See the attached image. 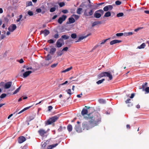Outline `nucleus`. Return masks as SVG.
I'll return each instance as SVG.
<instances>
[{"label":"nucleus","mask_w":149,"mask_h":149,"mask_svg":"<svg viewBox=\"0 0 149 149\" xmlns=\"http://www.w3.org/2000/svg\"><path fill=\"white\" fill-rule=\"evenodd\" d=\"M59 117V116L58 115L55 116H54L50 118L46 122V125H49L52 124L53 123L55 122Z\"/></svg>","instance_id":"obj_4"},{"label":"nucleus","mask_w":149,"mask_h":149,"mask_svg":"<svg viewBox=\"0 0 149 149\" xmlns=\"http://www.w3.org/2000/svg\"><path fill=\"white\" fill-rule=\"evenodd\" d=\"M47 42L49 43H53L54 42V40L52 39H50L48 40Z\"/></svg>","instance_id":"obj_61"},{"label":"nucleus","mask_w":149,"mask_h":149,"mask_svg":"<svg viewBox=\"0 0 149 149\" xmlns=\"http://www.w3.org/2000/svg\"><path fill=\"white\" fill-rule=\"evenodd\" d=\"M56 9L55 7H52L50 9V11L51 12H53L55 11Z\"/></svg>","instance_id":"obj_50"},{"label":"nucleus","mask_w":149,"mask_h":149,"mask_svg":"<svg viewBox=\"0 0 149 149\" xmlns=\"http://www.w3.org/2000/svg\"><path fill=\"white\" fill-rule=\"evenodd\" d=\"M72 125L69 124L67 126V129L69 132H71L72 131Z\"/></svg>","instance_id":"obj_31"},{"label":"nucleus","mask_w":149,"mask_h":149,"mask_svg":"<svg viewBox=\"0 0 149 149\" xmlns=\"http://www.w3.org/2000/svg\"><path fill=\"white\" fill-rule=\"evenodd\" d=\"M6 37V36L5 34H2L0 37V40L3 39Z\"/></svg>","instance_id":"obj_48"},{"label":"nucleus","mask_w":149,"mask_h":149,"mask_svg":"<svg viewBox=\"0 0 149 149\" xmlns=\"http://www.w3.org/2000/svg\"><path fill=\"white\" fill-rule=\"evenodd\" d=\"M12 84V82L11 81H9L6 83L5 85V88L6 89L9 88Z\"/></svg>","instance_id":"obj_14"},{"label":"nucleus","mask_w":149,"mask_h":149,"mask_svg":"<svg viewBox=\"0 0 149 149\" xmlns=\"http://www.w3.org/2000/svg\"><path fill=\"white\" fill-rule=\"evenodd\" d=\"M85 119L87 121H84L82 124V127L84 130H88L94 127L89 119Z\"/></svg>","instance_id":"obj_2"},{"label":"nucleus","mask_w":149,"mask_h":149,"mask_svg":"<svg viewBox=\"0 0 149 149\" xmlns=\"http://www.w3.org/2000/svg\"><path fill=\"white\" fill-rule=\"evenodd\" d=\"M49 141H46L45 142L42 146V149H45L46 147L47 146V144L49 143Z\"/></svg>","instance_id":"obj_28"},{"label":"nucleus","mask_w":149,"mask_h":149,"mask_svg":"<svg viewBox=\"0 0 149 149\" xmlns=\"http://www.w3.org/2000/svg\"><path fill=\"white\" fill-rule=\"evenodd\" d=\"M56 33L55 34L54 36V37L56 39L58 38L59 37V35L58 34V31H56Z\"/></svg>","instance_id":"obj_33"},{"label":"nucleus","mask_w":149,"mask_h":149,"mask_svg":"<svg viewBox=\"0 0 149 149\" xmlns=\"http://www.w3.org/2000/svg\"><path fill=\"white\" fill-rule=\"evenodd\" d=\"M40 32V34L43 33L45 37L48 35L50 33L49 31L46 29L43 31H41Z\"/></svg>","instance_id":"obj_13"},{"label":"nucleus","mask_w":149,"mask_h":149,"mask_svg":"<svg viewBox=\"0 0 149 149\" xmlns=\"http://www.w3.org/2000/svg\"><path fill=\"white\" fill-rule=\"evenodd\" d=\"M63 13L65 14L68 13V11L67 10H62Z\"/></svg>","instance_id":"obj_63"},{"label":"nucleus","mask_w":149,"mask_h":149,"mask_svg":"<svg viewBox=\"0 0 149 149\" xmlns=\"http://www.w3.org/2000/svg\"><path fill=\"white\" fill-rule=\"evenodd\" d=\"M62 42H64L62 38H60L56 42V45L57 47L59 48L62 47Z\"/></svg>","instance_id":"obj_9"},{"label":"nucleus","mask_w":149,"mask_h":149,"mask_svg":"<svg viewBox=\"0 0 149 149\" xmlns=\"http://www.w3.org/2000/svg\"><path fill=\"white\" fill-rule=\"evenodd\" d=\"M121 2L119 1H117L115 2V4L117 5H119L121 4Z\"/></svg>","instance_id":"obj_51"},{"label":"nucleus","mask_w":149,"mask_h":149,"mask_svg":"<svg viewBox=\"0 0 149 149\" xmlns=\"http://www.w3.org/2000/svg\"><path fill=\"white\" fill-rule=\"evenodd\" d=\"M97 12H99L102 15L104 13V11L102 9H100L97 11Z\"/></svg>","instance_id":"obj_57"},{"label":"nucleus","mask_w":149,"mask_h":149,"mask_svg":"<svg viewBox=\"0 0 149 149\" xmlns=\"http://www.w3.org/2000/svg\"><path fill=\"white\" fill-rule=\"evenodd\" d=\"M103 10L105 11H107L108 10H109L107 6H105L103 8Z\"/></svg>","instance_id":"obj_56"},{"label":"nucleus","mask_w":149,"mask_h":149,"mask_svg":"<svg viewBox=\"0 0 149 149\" xmlns=\"http://www.w3.org/2000/svg\"><path fill=\"white\" fill-rule=\"evenodd\" d=\"M68 20L70 24H72L75 22L74 19L72 17H70L69 18Z\"/></svg>","instance_id":"obj_25"},{"label":"nucleus","mask_w":149,"mask_h":149,"mask_svg":"<svg viewBox=\"0 0 149 149\" xmlns=\"http://www.w3.org/2000/svg\"><path fill=\"white\" fill-rule=\"evenodd\" d=\"M111 15V13L110 12L108 11L105 13L104 15L103 16V17L104 18L105 17H109Z\"/></svg>","instance_id":"obj_27"},{"label":"nucleus","mask_w":149,"mask_h":149,"mask_svg":"<svg viewBox=\"0 0 149 149\" xmlns=\"http://www.w3.org/2000/svg\"><path fill=\"white\" fill-rule=\"evenodd\" d=\"M108 77L110 80H111L113 79L112 75L109 72H103L97 75V78L98 79H100L102 77Z\"/></svg>","instance_id":"obj_3"},{"label":"nucleus","mask_w":149,"mask_h":149,"mask_svg":"<svg viewBox=\"0 0 149 149\" xmlns=\"http://www.w3.org/2000/svg\"><path fill=\"white\" fill-rule=\"evenodd\" d=\"M110 39V38H108L105 40H102V42L100 43V45H102L104 44L107 40Z\"/></svg>","instance_id":"obj_45"},{"label":"nucleus","mask_w":149,"mask_h":149,"mask_svg":"<svg viewBox=\"0 0 149 149\" xmlns=\"http://www.w3.org/2000/svg\"><path fill=\"white\" fill-rule=\"evenodd\" d=\"M69 37V36H68L67 35L65 34L62 36L61 38H62L63 40H66L68 39Z\"/></svg>","instance_id":"obj_23"},{"label":"nucleus","mask_w":149,"mask_h":149,"mask_svg":"<svg viewBox=\"0 0 149 149\" xmlns=\"http://www.w3.org/2000/svg\"><path fill=\"white\" fill-rule=\"evenodd\" d=\"M66 91L67 92V93L69 94L70 95V96L68 98H69L71 95L72 94V93L71 92V90L70 89H68L67 90H66Z\"/></svg>","instance_id":"obj_38"},{"label":"nucleus","mask_w":149,"mask_h":149,"mask_svg":"<svg viewBox=\"0 0 149 149\" xmlns=\"http://www.w3.org/2000/svg\"><path fill=\"white\" fill-rule=\"evenodd\" d=\"M91 34V33H90L88 34L86 36H82L79 37L78 40L77 41H76V42H80L81 40H83V39L86 38L89 36Z\"/></svg>","instance_id":"obj_17"},{"label":"nucleus","mask_w":149,"mask_h":149,"mask_svg":"<svg viewBox=\"0 0 149 149\" xmlns=\"http://www.w3.org/2000/svg\"><path fill=\"white\" fill-rule=\"evenodd\" d=\"M108 6L109 9V10H112L113 8V6L111 5H109L108 6Z\"/></svg>","instance_id":"obj_55"},{"label":"nucleus","mask_w":149,"mask_h":149,"mask_svg":"<svg viewBox=\"0 0 149 149\" xmlns=\"http://www.w3.org/2000/svg\"><path fill=\"white\" fill-rule=\"evenodd\" d=\"M26 140V138L24 136H19L18 139V142L19 143H21Z\"/></svg>","instance_id":"obj_12"},{"label":"nucleus","mask_w":149,"mask_h":149,"mask_svg":"<svg viewBox=\"0 0 149 149\" xmlns=\"http://www.w3.org/2000/svg\"><path fill=\"white\" fill-rule=\"evenodd\" d=\"M146 46V45L145 43H143L141 45L138 47L139 49H141L142 48H144Z\"/></svg>","instance_id":"obj_36"},{"label":"nucleus","mask_w":149,"mask_h":149,"mask_svg":"<svg viewBox=\"0 0 149 149\" xmlns=\"http://www.w3.org/2000/svg\"><path fill=\"white\" fill-rule=\"evenodd\" d=\"M88 116L86 118L89 119L94 127L98 125L101 121V116L98 112L90 113Z\"/></svg>","instance_id":"obj_1"},{"label":"nucleus","mask_w":149,"mask_h":149,"mask_svg":"<svg viewBox=\"0 0 149 149\" xmlns=\"http://www.w3.org/2000/svg\"><path fill=\"white\" fill-rule=\"evenodd\" d=\"M32 106H29L26 107H25L23 109H22V110L19 111V113H18V114H20L21 113H22V112L24 111L29 109V108H30Z\"/></svg>","instance_id":"obj_29"},{"label":"nucleus","mask_w":149,"mask_h":149,"mask_svg":"<svg viewBox=\"0 0 149 149\" xmlns=\"http://www.w3.org/2000/svg\"><path fill=\"white\" fill-rule=\"evenodd\" d=\"M33 68L31 67H28V66H27L26 68V70H32V71H33Z\"/></svg>","instance_id":"obj_59"},{"label":"nucleus","mask_w":149,"mask_h":149,"mask_svg":"<svg viewBox=\"0 0 149 149\" xmlns=\"http://www.w3.org/2000/svg\"><path fill=\"white\" fill-rule=\"evenodd\" d=\"M58 64V63H55L53 64H52L51 66V67L52 68H54L56 67Z\"/></svg>","instance_id":"obj_47"},{"label":"nucleus","mask_w":149,"mask_h":149,"mask_svg":"<svg viewBox=\"0 0 149 149\" xmlns=\"http://www.w3.org/2000/svg\"><path fill=\"white\" fill-rule=\"evenodd\" d=\"M72 16L76 20H77L79 17V16L74 14Z\"/></svg>","instance_id":"obj_42"},{"label":"nucleus","mask_w":149,"mask_h":149,"mask_svg":"<svg viewBox=\"0 0 149 149\" xmlns=\"http://www.w3.org/2000/svg\"><path fill=\"white\" fill-rule=\"evenodd\" d=\"M102 23V21H98L93 22L92 25V26L93 27L98 24H101Z\"/></svg>","instance_id":"obj_22"},{"label":"nucleus","mask_w":149,"mask_h":149,"mask_svg":"<svg viewBox=\"0 0 149 149\" xmlns=\"http://www.w3.org/2000/svg\"><path fill=\"white\" fill-rule=\"evenodd\" d=\"M48 111H50L53 109V107L52 106H49L48 107Z\"/></svg>","instance_id":"obj_60"},{"label":"nucleus","mask_w":149,"mask_h":149,"mask_svg":"<svg viewBox=\"0 0 149 149\" xmlns=\"http://www.w3.org/2000/svg\"><path fill=\"white\" fill-rule=\"evenodd\" d=\"M97 12H97V11L95 12L94 15V16L95 17L98 18L101 17V15L100 13H98Z\"/></svg>","instance_id":"obj_19"},{"label":"nucleus","mask_w":149,"mask_h":149,"mask_svg":"<svg viewBox=\"0 0 149 149\" xmlns=\"http://www.w3.org/2000/svg\"><path fill=\"white\" fill-rule=\"evenodd\" d=\"M56 51V49L55 47H52V48L50 49V51L49 52V54H51V55H53L54 53Z\"/></svg>","instance_id":"obj_20"},{"label":"nucleus","mask_w":149,"mask_h":149,"mask_svg":"<svg viewBox=\"0 0 149 149\" xmlns=\"http://www.w3.org/2000/svg\"><path fill=\"white\" fill-rule=\"evenodd\" d=\"M17 28V26L15 24H12L8 28V30L9 31L13 32Z\"/></svg>","instance_id":"obj_10"},{"label":"nucleus","mask_w":149,"mask_h":149,"mask_svg":"<svg viewBox=\"0 0 149 149\" xmlns=\"http://www.w3.org/2000/svg\"><path fill=\"white\" fill-rule=\"evenodd\" d=\"M32 5V3L31 1H28L26 3V6H31Z\"/></svg>","instance_id":"obj_52"},{"label":"nucleus","mask_w":149,"mask_h":149,"mask_svg":"<svg viewBox=\"0 0 149 149\" xmlns=\"http://www.w3.org/2000/svg\"><path fill=\"white\" fill-rule=\"evenodd\" d=\"M82 10V8H79L77 9V13L78 14H81V10Z\"/></svg>","instance_id":"obj_35"},{"label":"nucleus","mask_w":149,"mask_h":149,"mask_svg":"<svg viewBox=\"0 0 149 149\" xmlns=\"http://www.w3.org/2000/svg\"><path fill=\"white\" fill-rule=\"evenodd\" d=\"M36 11L38 13H39L41 12V10L40 8H38L36 9Z\"/></svg>","instance_id":"obj_64"},{"label":"nucleus","mask_w":149,"mask_h":149,"mask_svg":"<svg viewBox=\"0 0 149 149\" xmlns=\"http://www.w3.org/2000/svg\"><path fill=\"white\" fill-rule=\"evenodd\" d=\"M58 145V144L57 143H56L55 144L50 145L49 146H47V149H52V148L56 147Z\"/></svg>","instance_id":"obj_21"},{"label":"nucleus","mask_w":149,"mask_h":149,"mask_svg":"<svg viewBox=\"0 0 149 149\" xmlns=\"http://www.w3.org/2000/svg\"><path fill=\"white\" fill-rule=\"evenodd\" d=\"M57 56H59L62 55L63 54V53L62 51L57 52Z\"/></svg>","instance_id":"obj_41"},{"label":"nucleus","mask_w":149,"mask_h":149,"mask_svg":"<svg viewBox=\"0 0 149 149\" xmlns=\"http://www.w3.org/2000/svg\"><path fill=\"white\" fill-rule=\"evenodd\" d=\"M148 84V83L147 82H145L144 83H143L142 86V88H140V89H142V91H144V89L146 88V87L147 86Z\"/></svg>","instance_id":"obj_24"},{"label":"nucleus","mask_w":149,"mask_h":149,"mask_svg":"<svg viewBox=\"0 0 149 149\" xmlns=\"http://www.w3.org/2000/svg\"><path fill=\"white\" fill-rule=\"evenodd\" d=\"M67 17L66 15H63L61 17H59L58 19V22L60 24H61L65 20Z\"/></svg>","instance_id":"obj_7"},{"label":"nucleus","mask_w":149,"mask_h":149,"mask_svg":"<svg viewBox=\"0 0 149 149\" xmlns=\"http://www.w3.org/2000/svg\"><path fill=\"white\" fill-rule=\"evenodd\" d=\"M71 36L72 38L75 39L77 37V35L75 33H72L71 35Z\"/></svg>","instance_id":"obj_43"},{"label":"nucleus","mask_w":149,"mask_h":149,"mask_svg":"<svg viewBox=\"0 0 149 149\" xmlns=\"http://www.w3.org/2000/svg\"><path fill=\"white\" fill-rule=\"evenodd\" d=\"M17 61L20 63H22L24 62V61L22 58H21L19 60H18Z\"/></svg>","instance_id":"obj_62"},{"label":"nucleus","mask_w":149,"mask_h":149,"mask_svg":"<svg viewBox=\"0 0 149 149\" xmlns=\"http://www.w3.org/2000/svg\"><path fill=\"white\" fill-rule=\"evenodd\" d=\"M59 6H60V7H61L63 6H64L65 5V4L64 2H62L60 3H59Z\"/></svg>","instance_id":"obj_54"},{"label":"nucleus","mask_w":149,"mask_h":149,"mask_svg":"<svg viewBox=\"0 0 149 149\" xmlns=\"http://www.w3.org/2000/svg\"><path fill=\"white\" fill-rule=\"evenodd\" d=\"M124 15V14L123 13H120L117 14V17H122Z\"/></svg>","instance_id":"obj_40"},{"label":"nucleus","mask_w":149,"mask_h":149,"mask_svg":"<svg viewBox=\"0 0 149 149\" xmlns=\"http://www.w3.org/2000/svg\"><path fill=\"white\" fill-rule=\"evenodd\" d=\"M75 129L78 132H80L81 131V129L79 125H76L74 127Z\"/></svg>","instance_id":"obj_16"},{"label":"nucleus","mask_w":149,"mask_h":149,"mask_svg":"<svg viewBox=\"0 0 149 149\" xmlns=\"http://www.w3.org/2000/svg\"><path fill=\"white\" fill-rule=\"evenodd\" d=\"M124 35L123 33H117L116 34V36H117L119 37L123 36Z\"/></svg>","instance_id":"obj_53"},{"label":"nucleus","mask_w":149,"mask_h":149,"mask_svg":"<svg viewBox=\"0 0 149 149\" xmlns=\"http://www.w3.org/2000/svg\"><path fill=\"white\" fill-rule=\"evenodd\" d=\"M88 111L87 109L84 108L83 109L81 112V114L84 117V119H86V118L88 117Z\"/></svg>","instance_id":"obj_5"},{"label":"nucleus","mask_w":149,"mask_h":149,"mask_svg":"<svg viewBox=\"0 0 149 149\" xmlns=\"http://www.w3.org/2000/svg\"><path fill=\"white\" fill-rule=\"evenodd\" d=\"M52 61H46L45 60L43 63L45 66H48L52 62Z\"/></svg>","instance_id":"obj_18"},{"label":"nucleus","mask_w":149,"mask_h":149,"mask_svg":"<svg viewBox=\"0 0 149 149\" xmlns=\"http://www.w3.org/2000/svg\"><path fill=\"white\" fill-rule=\"evenodd\" d=\"M36 70V69H33V71H28L25 72L23 74V77L24 78H25L29 76L31 73L34 72Z\"/></svg>","instance_id":"obj_6"},{"label":"nucleus","mask_w":149,"mask_h":149,"mask_svg":"<svg viewBox=\"0 0 149 149\" xmlns=\"http://www.w3.org/2000/svg\"><path fill=\"white\" fill-rule=\"evenodd\" d=\"M7 95L5 93H3L0 96V98H3L5 97Z\"/></svg>","instance_id":"obj_49"},{"label":"nucleus","mask_w":149,"mask_h":149,"mask_svg":"<svg viewBox=\"0 0 149 149\" xmlns=\"http://www.w3.org/2000/svg\"><path fill=\"white\" fill-rule=\"evenodd\" d=\"M105 80V79H103L101 80H100L96 82V83L97 84H101L102 83V82Z\"/></svg>","instance_id":"obj_37"},{"label":"nucleus","mask_w":149,"mask_h":149,"mask_svg":"<svg viewBox=\"0 0 149 149\" xmlns=\"http://www.w3.org/2000/svg\"><path fill=\"white\" fill-rule=\"evenodd\" d=\"M131 100V99H127L126 101H125V103L126 104L129 103V104L128 105V106L129 107L131 106L132 105V103H130V101Z\"/></svg>","instance_id":"obj_30"},{"label":"nucleus","mask_w":149,"mask_h":149,"mask_svg":"<svg viewBox=\"0 0 149 149\" xmlns=\"http://www.w3.org/2000/svg\"><path fill=\"white\" fill-rule=\"evenodd\" d=\"M52 56H50V54H48L45 57V60L46 61H49L51 59Z\"/></svg>","instance_id":"obj_26"},{"label":"nucleus","mask_w":149,"mask_h":149,"mask_svg":"<svg viewBox=\"0 0 149 149\" xmlns=\"http://www.w3.org/2000/svg\"><path fill=\"white\" fill-rule=\"evenodd\" d=\"M122 42L121 40H114L110 42V44L111 45H113L118 43H120Z\"/></svg>","instance_id":"obj_15"},{"label":"nucleus","mask_w":149,"mask_h":149,"mask_svg":"<svg viewBox=\"0 0 149 149\" xmlns=\"http://www.w3.org/2000/svg\"><path fill=\"white\" fill-rule=\"evenodd\" d=\"M143 28V27H138V28H137V29H135L134 30V31L135 32H137L138 31H139V30H140V29H142Z\"/></svg>","instance_id":"obj_58"},{"label":"nucleus","mask_w":149,"mask_h":149,"mask_svg":"<svg viewBox=\"0 0 149 149\" xmlns=\"http://www.w3.org/2000/svg\"><path fill=\"white\" fill-rule=\"evenodd\" d=\"M28 14L30 16H33V12L32 11H29L28 12Z\"/></svg>","instance_id":"obj_46"},{"label":"nucleus","mask_w":149,"mask_h":149,"mask_svg":"<svg viewBox=\"0 0 149 149\" xmlns=\"http://www.w3.org/2000/svg\"><path fill=\"white\" fill-rule=\"evenodd\" d=\"M144 91H145V94L149 93V87H146L144 89Z\"/></svg>","instance_id":"obj_44"},{"label":"nucleus","mask_w":149,"mask_h":149,"mask_svg":"<svg viewBox=\"0 0 149 149\" xmlns=\"http://www.w3.org/2000/svg\"><path fill=\"white\" fill-rule=\"evenodd\" d=\"M132 34L133 33L132 32H129L128 33H124V36H129Z\"/></svg>","instance_id":"obj_39"},{"label":"nucleus","mask_w":149,"mask_h":149,"mask_svg":"<svg viewBox=\"0 0 149 149\" xmlns=\"http://www.w3.org/2000/svg\"><path fill=\"white\" fill-rule=\"evenodd\" d=\"M21 87V86H20L19 87L17 88L13 92V94H15L18 92L19 91Z\"/></svg>","instance_id":"obj_32"},{"label":"nucleus","mask_w":149,"mask_h":149,"mask_svg":"<svg viewBox=\"0 0 149 149\" xmlns=\"http://www.w3.org/2000/svg\"><path fill=\"white\" fill-rule=\"evenodd\" d=\"M38 132L40 136H43L47 132L42 129H40L38 131Z\"/></svg>","instance_id":"obj_11"},{"label":"nucleus","mask_w":149,"mask_h":149,"mask_svg":"<svg viewBox=\"0 0 149 149\" xmlns=\"http://www.w3.org/2000/svg\"><path fill=\"white\" fill-rule=\"evenodd\" d=\"M72 67H70V68H68L66 69L65 70H63L62 72H66L70 70L71 69H72Z\"/></svg>","instance_id":"obj_34"},{"label":"nucleus","mask_w":149,"mask_h":149,"mask_svg":"<svg viewBox=\"0 0 149 149\" xmlns=\"http://www.w3.org/2000/svg\"><path fill=\"white\" fill-rule=\"evenodd\" d=\"M87 9H86L84 12V15L85 16L87 17L89 16H91L93 15L94 13L93 9L91 10L88 13L87 12Z\"/></svg>","instance_id":"obj_8"}]
</instances>
